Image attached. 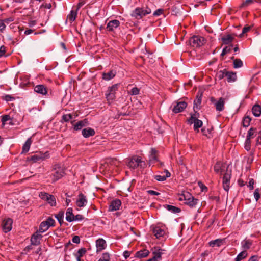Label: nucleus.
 Wrapping results in <instances>:
<instances>
[{"label": "nucleus", "instance_id": "1", "mask_svg": "<svg viewBox=\"0 0 261 261\" xmlns=\"http://www.w3.org/2000/svg\"><path fill=\"white\" fill-rule=\"evenodd\" d=\"M126 165L130 169H135L137 168H144L145 162L142 160V157L138 155H133L127 159Z\"/></svg>", "mask_w": 261, "mask_h": 261}, {"label": "nucleus", "instance_id": "2", "mask_svg": "<svg viewBox=\"0 0 261 261\" xmlns=\"http://www.w3.org/2000/svg\"><path fill=\"white\" fill-rule=\"evenodd\" d=\"M151 12V9L148 7H138L133 11L131 16L136 19H140Z\"/></svg>", "mask_w": 261, "mask_h": 261}, {"label": "nucleus", "instance_id": "3", "mask_svg": "<svg viewBox=\"0 0 261 261\" xmlns=\"http://www.w3.org/2000/svg\"><path fill=\"white\" fill-rule=\"evenodd\" d=\"M120 84H115L108 88L106 93V98L107 100L110 102L112 101L116 97V92L118 90Z\"/></svg>", "mask_w": 261, "mask_h": 261}, {"label": "nucleus", "instance_id": "4", "mask_svg": "<svg viewBox=\"0 0 261 261\" xmlns=\"http://www.w3.org/2000/svg\"><path fill=\"white\" fill-rule=\"evenodd\" d=\"M182 199L186 201L185 203L186 204L191 207H195L197 205L198 201V199L194 198L188 192H184L181 197H180V200Z\"/></svg>", "mask_w": 261, "mask_h": 261}, {"label": "nucleus", "instance_id": "5", "mask_svg": "<svg viewBox=\"0 0 261 261\" xmlns=\"http://www.w3.org/2000/svg\"><path fill=\"white\" fill-rule=\"evenodd\" d=\"M205 43V39L203 37L194 36L189 39L190 45L194 47H199Z\"/></svg>", "mask_w": 261, "mask_h": 261}, {"label": "nucleus", "instance_id": "6", "mask_svg": "<svg viewBox=\"0 0 261 261\" xmlns=\"http://www.w3.org/2000/svg\"><path fill=\"white\" fill-rule=\"evenodd\" d=\"M39 196L41 199L46 201L50 206H55L56 205V198L54 195L46 192H40Z\"/></svg>", "mask_w": 261, "mask_h": 261}, {"label": "nucleus", "instance_id": "7", "mask_svg": "<svg viewBox=\"0 0 261 261\" xmlns=\"http://www.w3.org/2000/svg\"><path fill=\"white\" fill-rule=\"evenodd\" d=\"M49 157V154L48 152L46 151L44 153H39L38 154H34L30 158H28L27 160L32 161L33 163H36L39 161H43Z\"/></svg>", "mask_w": 261, "mask_h": 261}, {"label": "nucleus", "instance_id": "8", "mask_svg": "<svg viewBox=\"0 0 261 261\" xmlns=\"http://www.w3.org/2000/svg\"><path fill=\"white\" fill-rule=\"evenodd\" d=\"M231 176V171H228V169L226 170V172L224 174L223 176V187L224 190L228 192L229 189V185H230V180Z\"/></svg>", "mask_w": 261, "mask_h": 261}, {"label": "nucleus", "instance_id": "9", "mask_svg": "<svg viewBox=\"0 0 261 261\" xmlns=\"http://www.w3.org/2000/svg\"><path fill=\"white\" fill-rule=\"evenodd\" d=\"M13 220L11 218L5 219L2 223L3 231L5 233L9 232L12 228Z\"/></svg>", "mask_w": 261, "mask_h": 261}, {"label": "nucleus", "instance_id": "10", "mask_svg": "<svg viewBox=\"0 0 261 261\" xmlns=\"http://www.w3.org/2000/svg\"><path fill=\"white\" fill-rule=\"evenodd\" d=\"M88 203L87 197L82 193H80L76 200V204L79 207L85 206Z\"/></svg>", "mask_w": 261, "mask_h": 261}, {"label": "nucleus", "instance_id": "11", "mask_svg": "<svg viewBox=\"0 0 261 261\" xmlns=\"http://www.w3.org/2000/svg\"><path fill=\"white\" fill-rule=\"evenodd\" d=\"M64 175V171L62 168H58L57 170L54 171L51 176V180L55 182L62 178Z\"/></svg>", "mask_w": 261, "mask_h": 261}, {"label": "nucleus", "instance_id": "12", "mask_svg": "<svg viewBox=\"0 0 261 261\" xmlns=\"http://www.w3.org/2000/svg\"><path fill=\"white\" fill-rule=\"evenodd\" d=\"M42 238V236L40 234V232L37 231L31 237V244L35 246L39 245Z\"/></svg>", "mask_w": 261, "mask_h": 261}, {"label": "nucleus", "instance_id": "13", "mask_svg": "<svg viewBox=\"0 0 261 261\" xmlns=\"http://www.w3.org/2000/svg\"><path fill=\"white\" fill-rule=\"evenodd\" d=\"M187 104L185 101H179L176 103V105L174 106L173 112L175 113H178L182 112L186 107Z\"/></svg>", "mask_w": 261, "mask_h": 261}, {"label": "nucleus", "instance_id": "14", "mask_svg": "<svg viewBox=\"0 0 261 261\" xmlns=\"http://www.w3.org/2000/svg\"><path fill=\"white\" fill-rule=\"evenodd\" d=\"M164 250L159 248V247H155L153 250V256L152 259L154 261H160L161 259V256L163 254Z\"/></svg>", "mask_w": 261, "mask_h": 261}, {"label": "nucleus", "instance_id": "15", "mask_svg": "<svg viewBox=\"0 0 261 261\" xmlns=\"http://www.w3.org/2000/svg\"><path fill=\"white\" fill-rule=\"evenodd\" d=\"M116 74V71L112 69L108 72H104L102 73V79L105 81H109L113 79Z\"/></svg>", "mask_w": 261, "mask_h": 261}, {"label": "nucleus", "instance_id": "16", "mask_svg": "<svg viewBox=\"0 0 261 261\" xmlns=\"http://www.w3.org/2000/svg\"><path fill=\"white\" fill-rule=\"evenodd\" d=\"M121 205V201L120 200H114L111 202L110 205H109V211L113 212L118 210Z\"/></svg>", "mask_w": 261, "mask_h": 261}, {"label": "nucleus", "instance_id": "17", "mask_svg": "<svg viewBox=\"0 0 261 261\" xmlns=\"http://www.w3.org/2000/svg\"><path fill=\"white\" fill-rule=\"evenodd\" d=\"M225 165L221 162H217L214 167V171L220 175H222L224 170Z\"/></svg>", "mask_w": 261, "mask_h": 261}, {"label": "nucleus", "instance_id": "18", "mask_svg": "<svg viewBox=\"0 0 261 261\" xmlns=\"http://www.w3.org/2000/svg\"><path fill=\"white\" fill-rule=\"evenodd\" d=\"M106 242L103 239H99L96 241L97 251H101L106 247Z\"/></svg>", "mask_w": 261, "mask_h": 261}, {"label": "nucleus", "instance_id": "19", "mask_svg": "<svg viewBox=\"0 0 261 261\" xmlns=\"http://www.w3.org/2000/svg\"><path fill=\"white\" fill-rule=\"evenodd\" d=\"M120 25V22L118 20H113L108 22L107 26V30L112 31L118 27Z\"/></svg>", "mask_w": 261, "mask_h": 261}, {"label": "nucleus", "instance_id": "20", "mask_svg": "<svg viewBox=\"0 0 261 261\" xmlns=\"http://www.w3.org/2000/svg\"><path fill=\"white\" fill-rule=\"evenodd\" d=\"M152 232L156 238L163 237L165 233L164 230L159 226L154 227L152 229Z\"/></svg>", "mask_w": 261, "mask_h": 261}, {"label": "nucleus", "instance_id": "21", "mask_svg": "<svg viewBox=\"0 0 261 261\" xmlns=\"http://www.w3.org/2000/svg\"><path fill=\"white\" fill-rule=\"evenodd\" d=\"M82 135L85 138H88L95 135V130L90 127L84 128L82 131Z\"/></svg>", "mask_w": 261, "mask_h": 261}, {"label": "nucleus", "instance_id": "22", "mask_svg": "<svg viewBox=\"0 0 261 261\" xmlns=\"http://www.w3.org/2000/svg\"><path fill=\"white\" fill-rule=\"evenodd\" d=\"M224 99L222 97L220 98L215 104L216 110L219 112L222 111L224 109Z\"/></svg>", "mask_w": 261, "mask_h": 261}, {"label": "nucleus", "instance_id": "23", "mask_svg": "<svg viewBox=\"0 0 261 261\" xmlns=\"http://www.w3.org/2000/svg\"><path fill=\"white\" fill-rule=\"evenodd\" d=\"M34 91L43 95H45L47 93L46 87L43 85H38L35 87Z\"/></svg>", "mask_w": 261, "mask_h": 261}, {"label": "nucleus", "instance_id": "24", "mask_svg": "<svg viewBox=\"0 0 261 261\" xmlns=\"http://www.w3.org/2000/svg\"><path fill=\"white\" fill-rule=\"evenodd\" d=\"M252 245V241L250 239H244L241 242V246L242 248L246 250L250 248Z\"/></svg>", "mask_w": 261, "mask_h": 261}, {"label": "nucleus", "instance_id": "25", "mask_svg": "<svg viewBox=\"0 0 261 261\" xmlns=\"http://www.w3.org/2000/svg\"><path fill=\"white\" fill-rule=\"evenodd\" d=\"M74 215L73 214V210L72 208L69 207L67 210L66 212V220L69 222L74 221Z\"/></svg>", "mask_w": 261, "mask_h": 261}, {"label": "nucleus", "instance_id": "26", "mask_svg": "<svg viewBox=\"0 0 261 261\" xmlns=\"http://www.w3.org/2000/svg\"><path fill=\"white\" fill-rule=\"evenodd\" d=\"M87 123L88 121L86 119L79 121L74 125V129L76 130H80L83 127L86 126Z\"/></svg>", "mask_w": 261, "mask_h": 261}, {"label": "nucleus", "instance_id": "27", "mask_svg": "<svg viewBox=\"0 0 261 261\" xmlns=\"http://www.w3.org/2000/svg\"><path fill=\"white\" fill-rule=\"evenodd\" d=\"M233 40L234 37L230 34L225 35L221 38V40L224 44H229Z\"/></svg>", "mask_w": 261, "mask_h": 261}, {"label": "nucleus", "instance_id": "28", "mask_svg": "<svg viewBox=\"0 0 261 261\" xmlns=\"http://www.w3.org/2000/svg\"><path fill=\"white\" fill-rule=\"evenodd\" d=\"M225 76L228 82H233L237 79L236 73L233 72L226 71Z\"/></svg>", "mask_w": 261, "mask_h": 261}, {"label": "nucleus", "instance_id": "29", "mask_svg": "<svg viewBox=\"0 0 261 261\" xmlns=\"http://www.w3.org/2000/svg\"><path fill=\"white\" fill-rule=\"evenodd\" d=\"M165 172L166 173L165 176L156 175L154 176V179L159 181H163L165 180L167 177H169L170 176L171 174L167 170H165Z\"/></svg>", "mask_w": 261, "mask_h": 261}, {"label": "nucleus", "instance_id": "30", "mask_svg": "<svg viewBox=\"0 0 261 261\" xmlns=\"http://www.w3.org/2000/svg\"><path fill=\"white\" fill-rule=\"evenodd\" d=\"M253 115L255 117H259L261 115V107L258 105H255L252 109Z\"/></svg>", "mask_w": 261, "mask_h": 261}, {"label": "nucleus", "instance_id": "31", "mask_svg": "<svg viewBox=\"0 0 261 261\" xmlns=\"http://www.w3.org/2000/svg\"><path fill=\"white\" fill-rule=\"evenodd\" d=\"M32 140L31 138H28L27 140L25 141V143L23 144L22 146V153H26L29 151L31 145L32 144Z\"/></svg>", "mask_w": 261, "mask_h": 261}, {"label": "nucleus", "instance_id": "32", "mask_svg": "<svg viewBox=\"0 0 261 261\" xmlns=\"http://www.w3.org/2000/svg\"><path fill=\"white\" fill-rule=\"evenodd\" d=\"M49 227L46 224L45 221L42 222L39 226V230L38 231L40 233H43L48 229Z\"/></svg>", "mask_w": 261, "mask_h": 261}, {"label": "nucleus", "instance_id": "33", "mask_svg": "<svg viewBox=\"0 0 261 261\" xmlns=\"http://www.w3.org/2000/svg\"><path fill=\"white\" fill-rule=\"evenodd\" d=\"M247 256V253L246 250L241 252L236 257L234 261H241L245 258Z\"/></svg>", "mask_w": 261, "mask_h": 261}, {"label": "nucleus", "instance_id": "34", "mask_svg": "<svg viewBox=\"0 0 261 261\" xmlns=\"http://www.w3.org/2000/svg\"><path fill=\"white\" fill-rule=\"evenodd\" d=\"M149 251L146 249L138 251L136 253V256L139 258H143L146 257L149 254Z\"/></svg>", "mask_w": 261, "mask_h": 261}, {"label": "nucleus", "instance_id": "35", "mask_svg": "<svg viewBox=\"0 0 261 261\" xmlns=\"http://www.w3.org/2000/svg\"><path fill=\"white\" fill-rule=\"evenodd\" d=\"M198 114L196 113L191 115V117L188 119V122L189 124H195L196 122V121L198 120L197 118Z\"/></svg>", "mask_w": 261, "mask_h": 261}, {"label": "nucleus", "instance_id": "36", "mask_svg": "<svg viewBox=\"0 0 261 261\" xmlns=\"http://www.w3.org/2000/svg\"><path fill=\"white\" fill-rule=\"evenodd\" d=\"M256 129L251 127L248 131L247 136L246 138H249L251 140V138H254L256 136Z\"/></svg>", "mask_w": 261, "mask_h": 261}, {"label": "nucleus", "instance_id": "37", "mask_svg": "<svg viewBox=\"0 0 261 261\" xmlns=\"http://www.w3.org/2000/svg\"><path fill=\"white\" fill-rule=\"evenodd\" d=\"M222 244V240L221 239H216L215 240L211 241L209 242L210 246L214 247L217 246L218 247L220 246Z\"/></svg>", "mask_w": 261, "mask_h": 261}, {"label": "nucleus", "instance_id": "38", "mask_svg": "<svg viewBox=\"0 0 261 261\" xmlns=\"http://www.w3.org/2000/svg\"><path fill=\"white\" fill-rule=\"evenodd\" d=\"M64 216V213L63 211L59 212L56 215L55 217L57 218L59 223L61 225L63 223V218Z\"/></svg>", "mask_w": 261, "mask_h": 261}, {"label": "nucleus", "instance_id": "39", "mask_svg": "<svg viewBox=\"0 0 261 261\" xmlns=\"http://www.w3.org/2000/svg\"><path fill=\"white\" fill-rule=\"evenodd\" d=\"M156 150L154 148H151L150 150V160L153 161H156L157 156H156Z\"/></svg>", "mask_w": 261, "mask_h": 261}, {"label": "nucleus", "instance_id": "40", "mask_svg": "<svg viewBox=\"0 0 261 261\" xmlns=\"http://www.w3.org/2000/svg\"><path fill=\"white\" fill-rule=\"evenodd\" d=\"M243 62L240 59H236L233 60V67L234 68H240L243 66Z\"/></svg>", "mask_w": 261, "mask_h": 261}, {"label": "nucleus", "instance_id": "41", "mask_svg": "<svg viewBox=\"0 0 261 261\" xmlns=\"http://www.w3.org/2000/svg\"><path fill=\"white\" fill-rule=\"evenodd\" d=\"M167 207L169 211H171L174 213H178L180 212V209L179 208L174 206L167 205Z\"/></svg>", "mask_w": 261, "mask_h": 261}, {"label": "nucleus", "instance_id": "42", "mask_svg": "<svg viewBox=\"0 0 261 261\" xmlns=\"http://www.w3.org/2000/svg\"><path fill=\"white\" fill-rule=\"evenodd\" d=\"M251 119L249 116H246L244 118L242 122L243 126L245 127H248L250 123Z\"/></svg>", "mask_w": 261, "mask_h": 261}, {"label": "nucleus", "instance_id": "43", "mask_svg": "<svg viewBox=\"0 0 261 261\" xmlns=\"http://www.w3.org/2000/svg\"><path fill=\"white\" fill-rule=\"evenodd\" d=\"M203 124V122L201 120L198 119L196 121V122L194 124V129L197 132H199V128L201 127Z\"/></svg>", "mask_w": 261, "mask_h": 261}, {"label": "nucleus", "instance_id": "44", "mask_svg": "<svg viewBox=\"0 0 261 261\" xmlns=\"http://www.w3.org/2000/svg\"><path fill=\"white\" fill-rule=\"evenodd\" d=\"M72 118L73 117L71 114H65L62 116L61 121L62 122V121H63L64 122H67Z\"/></svg>", "mask_w": 261, "mask_h": 261}, {"label": "nucleus", "instance_id": "45", "mask_svg": "<svg viewBox=\"0 0 261 261\" xmlns=\"http://www.w3.org/2000/svg\"><path fill=\"white\" fill-rule=\"evenodd\" d=\"M76 15V12L74 11L73 10H72L70 12V14L68 15V18L71 22H73L75 20Z\"/></svg>", "mask_w": 261, "mask_h": 261}, {"label": "nucleus", "instance_id": "46", "mask_svg": "<svg viewBox=\"0 0 261 261\" xmlns=\"http://www.w3.org/2000/svg\"><path fill=\"white\" fill-rule=\"evenodd\" d=\"M254 2V0H246L244 1L240 6V8H244L248 6L249 5L253 4Z\"/></svg>", "mask_w": 261, "mask_h": 261}, {"label": "nucleus", "instance_id": "47", "mask_svg": "<svg viewBox=\"0 0 261 261\" xmlns=\"http://www.w3.org/2000/svg\"><path fill=\"white\" fill-rule=\"evenodd\" d=\"M86 250L84 248H82L80 249L76 254V258H81L86 253Z\"/></svg>", "mask_w": 261, "mask_h": 261}, {"label": "nucleus", "instance_id": "48", "mask_svg": "<svg viewBox=\"0 0 261 261\" xmlns=\"http://www.w3.org/2000/svg\"><path fill=\"white\" fill-rule=\"evenodd\" d=\"M244 148L247 151L250 150L251 149V140L249 138H246V139Z\"/></svg>", "mask_w": 261, "mask_h": 261}, {"label": "nucleus", "instance_id": "49", "mask_svg": "<svg viewBox=\"0 0 261 261\" xmlns=\"http://www.w3.org/2000/svg\"><path fill=\"white\" fill-rule=\"evenodd\" d=\"M98 261H110V255L108 253H103L102 257Z\"/></svg>", "mask_w": 261, "mask_h": 261}, {"label": "nucleus", "instance_id": "50", "mask_svg": "<svg viewBox=\"0 0 261 261\" xmlns=\"http://www.w3.org/2000/svg\"><path fill=\"white\" fill-rule=\"evenodd\" d=\"M140 90L137 87L133 88L129 93L132 95H136L139 94Z\"/></svg>", "mask_w": 261, "mask_h": 261}, {"label": "nucleus", "instance_id": "51", "mask_svg": "<svg viewBox=\"0 0 261 261\" xmlns=\"http://www.w3.org/2000/svg\"><path fill=\"white\" fill-rule=\"evenodd\" d=\"M46 224L48 225V226L50 227V226H53L55 225V220L50 218L49 217L46 221H45Z\"/></svg>", "mask_w": 261, "mask_h": 261}, {"label": "nucleus", "instance_id": "52", "mask_svg": "<svg viewBox=\"0 0 261 261\" xmlns=\"http://www.w3.org/2000/svg\"><path fill=\"white\" fill-rule=\"evenodd\" d=\"M254 198L256 199V201H257L260 197L259 193V189H256L254 192Z\"/></svg>", "mask_w": 261, "mask_h": 261}, {"label": "nucleus", "instance_id": "53", "mask_svg": "<svg viewBox=\"0 0 261 261\" xmlns=\"http://www.w3.org/2000/svg\"><path fill=\"white\" fill-rule=\"evenodd\" d=\"M10 119V117L9 115H4L2 117V122L3 124H5L7 121L9 120Z\"/></svg>", "mask_w": 261, "mask_h": 261}, {"label": "nucleus", "instance_id": "54", "mask_svg": "<svg viewBox=\"0 0 261 261\" xmlns=\"http://www.w3.org/2000/svg\"><path fill=\"white\" fill-rule=\"evenodd\" d=\"M163 9H159L156 10V11H155L153 14L155 16H158L161 15L163 13Z\"/></svg>", "mask_w": 261, "mask_h": 261}, {"label": "nucleus", "instance_id": "55", "mask_svg": "<svg viewBox=\"0 0 261 261\" xmlns=\"http://www.w3.org/2000/svg\"><path fill=\"white\" fill-rule=\"evenodd\" d=\"M73 219L74 221H81L84 219V217L82 215L77 214L74 216Z\"/></svg>", "mask_w": 261, "mask_h": 261}, {"label": "nucleus", "instance_id": "56", "mask_svg": "<svg viewBox=\"0 0 261 261\" xmlns=\"http://www.w3.org/2000/svg\"><path fill=\"white\" fill-rule=\"evenodd\" d=\"M2 20L4 21L5 23L9 24L10 22H13L14 20V19L13 17H10Z\"/></svg>", "mask_w": 261, "mask_h": 261}, {"label": "nucleus", "instance_id": "57", "mask_svg": "<svg viewBox=\"0 0 261 261\" xmlns=\"http://www.w3.org/2000/svg\"><path fill=\"white\" fill-rule=\"evenodd\" d=\"M72 241L74 243L79 244L80 242V238L78 236H75L73 237Z\"/></svg>", "mask_w": 261, "mask_h": 261}, {"label": "nucleus", "instance_id": "58", "mask_svg": "<svg viewBox=\"0 0 261 261\" xmlns=\"http://www.w3.org/2000/svg\"><path fill=\"white\" fill-rule=\"evenodd\" d=\"M6 28V25L4 21L0 20V31L3 32Z\"/></svg>", "mask_w": 261, "mask_h": 261}, {"label": "nucleus", "instance_id": "59", "mask_svg": "<svg viewBox=\"0 0 261 261\" xmlns=\"http://www.w3.org/2000/svg\"><path fill=\"white\" fill-rule=\"evenodd\" d=\"M201 96H200L199 97H197L196 99L194 100V105H195L197 107H198V106H199L201 104Z\"/></svg>", "mask_w": 261, "mask_h": 261}, {"label": "nucleus", "instance_id": "60", "mask_svg": "<svg viewBox=\"0 0 261 261\" xmlns=\"http://www.w3.org/2000/svg\"><path fill=\"white\" fill-rule=\"evenodd\" d=\"M51 7V5L50 3H45V4H42L40 6V8H44L46 9H50Z\"/></svg>", "mask_w": 261, "mask_h": 261}, {"label": "nucleus", "instance_id": "61", "mask_svg": "<svg viewBox=\"0 0 261 261\" xmlns=\"http://www.w3.org/2000/svg\"><path fill=\"white\" fill-rule=\"evenodd\" d=\"M254 184V180L253 179H250L249 181V187L250 190H253L254 188L253 185Z\"/></svg>", "mask_w": 261, "mask_h": 261}, {"label": "nucleus", "instance_id": "62", "mask_svg": "<svg viewBox=\"0 0 261 261\" xmlns=\"http://www.w3.org/2000/svg\"><path fill=\"white\" fill-rule=\"evenodd\" d=\"M5 47L2 45L0 47V57H2L5 53Z\"/></svg>", "mask_w": 261, "mask_h": 261}, {"label": "nucleus", "instance_id": "63", "mask_svg": "<svg viewBox=\"0 0 261 261\" xmlns=\"http://www.w3.org/2000/svg\"><path fill=\"white\" fill-rule=\"evenodd\" d=\"M232 46H233L231 44L230 45H229V46L225 47L223 48V49L224 50V51H225L226 54H227V53H229L231 51Z\"/></svg>", "mask_w": 261, "mask_h": 261}, {"label": "nucleus", "instance_id": "64", "mask_svg": "<svg viewBox=\"0 0 261 261\" xmlns=\"http://www.w3.org/2000/svg\"><path fill=\"white\" fill-rule=\"evenodd\" d=\"M147 193L151 195H159L160 194V193L151 190L147 191Z\"/></svg>", "mask_w": 261, "mask_h": 261}]
</instances>
